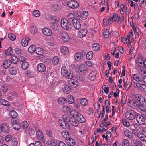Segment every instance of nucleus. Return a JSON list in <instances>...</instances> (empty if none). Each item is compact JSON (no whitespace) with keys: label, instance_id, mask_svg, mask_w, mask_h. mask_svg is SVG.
I'll return each instance as SVG.
<instances>
[{"label":"nucleus","instance_id":"nucleus-1","mask_svg":"<svg viewBox=\"0 0 146 146\" xmlns=\"http://www.w3.org/2000/svg\"><path fill=\"white\" fill-rule=\"evenodd\" d=\"M62 28L64 30L68 31L73 27L72 23L65 18L62 19L61 21Z\"/></svg>","mask_w":146,"mask_h":146},{"label":"nucleus","instance_id":"nucleus-2","mask_svg":"<svg viewBox=\"0 0 146 146\" xmlns=\"http://www.w3.org/2000/svg\"><path fill=\"white\" fill-rule=\"evenodd\" d=\"M139 114L133 110H130L127 111L125 113V116L128 120H132L137 117Z\"/></svg>","mask_w":146,"mask_h":146},{"label":"nucleus","instance_id":"nucleus-3","mask_svg":"<svg viewBox=\"0 0 146 146\" xmlns=\"http://www.w3.org/2000/svg\"><path fill=\"white\" fill-rule=\"evenodd\" d=\"M61 73L68 78L71 79L73 77V72L70 70L68 71L65 66H63L62 68Z\"/></svg>","mask_w":146,"mask_h":146},{"label":"nucleus","instance_id":"nucleus-4","mask_svg":"<svg viewBox=\"0 0 146 146\" xmlns=\"http://www.w3.org/2000/svg\"><path fill=\"white\" fill-rule=\"evenodd\" d=\"M11 121L12 126L14 129L16 130H19L20 128V124L19 119L17 117L12 118Z\"/></svg>","mask_w":146,"mask_h":146},{"label":"nucleus","instance_id":"nucleus-5","mask_svg":"<svg viewBox=\"0 0 146 146\" xmlns=\"http://www.w3.org/2000/svg\"><path fill=\"white\" fill-rule=\"evenodd\" d=\"M58 34L64 42H66L69 41L70 37L68 34L66 32L59 31Z\"/></svg>","mask_w":146,"mask_h":146},{"label":"nucleus","instance_id":"nucleus-6","mask_svg":"<svg viewBox=\"0 0 146 146\" xmlns=\"http://www.w3.org/2000/svg\"><path fill=\"white\" fill-rule=\"evenodd\" d=\"M138 103L139 108L142 111L145 112L146 111V100L143 98V100Z\"/></svg>","mask_w":146,"mask_h":146},{"label":"nucleus","instance_id":"nucleus-7","mask_svg":"<svg viewBox=\"0 0 146 146\" xmlns=\"http://www.w3.org/2000/svg\"><path fill=\"white\" fill-rule=\"evenodd\" d=\"M68 121H69L68 119L66 117L65 119H64L61 123H60L61 126L64 129H68L70 126Z\"/></svg>","mask_w":146,"mask_h":146},{"label":"nucleus","instance_id":"nucleus-8","mask_svg":"<svg viewBox=\"0 0 146 146\" xmlns=\"http://www.w3.org/2000/svg\"><path fill=\"white\" fill-rule=\"evenodd\" d=\"M67 5L71 8L74 9L78 7V3L75 1H70L67 2Z\"/></svg>","mask_w":146,"mask_h":146},{"label":"nucleus","instance_id":"nucleus-9","mask_svg":"<svg viewBox=\"0 0 146 146\" xmlns=\"http://www.w3.org/2000/svg\"><path fill=\"white\" fill-rule=\"evenodd\" d=\"M136 120L137 122L140 125H143L145 124V119L142 115L140 114H138L137 116Z\"/></svg>","mask_w":146,"mask_h":146},{"label":"nucleus","instance_id":"nucleus-10","mask_svg":"<svg viewBox=\"0 0 146 146\" xmlns=\"http://www.w3.org/2000/svg\"><path fill=\"white\" fill-rule=\"evenodd\" d=\"M69 85L73 88H76L78 86V82L76 80L71 79L69 80L68 81Z\"/></svg>","mask_w":146,"mask_h":146},{"label":"nucleus","instance_id":"nucleus-11","mask_svg":"<svg viewBox=\"0 0 146 146\" xmlns=\"http://www.w3.org/2000/svg\"><path fill=\"white\" fill-rule=\"evenodd\" d=\"M128 105L130 107H132L134 109H137V107L139 108V104L138 102L130 100L128 102Z\"/></svg>","mask_w":146,"mask_h":146},{"label":"nucleus","instance_id":"nucleus-12","mask_svg":"<svg viewBox=\"0 0 146 146\" xmlns=\"http://www.w3.org/2000/svg\"><path fill=\"white\" fill-rule=\"evenodd\" d=\"M37 69L38 72H43L46 70V67L44 64L40 63L37 65Z\"/></svg>","mask_w":146,"mask_h":146},{"label":"nucleus","instance_id":"nucleus-13","mask_svg":"<svg viewBox=\"0 0 146 146\" xmlns=\"http://www.w3.org/2000/svg\"><path fill=\"white\" fill-rule=\"evenodd\" d=\"M87 31L86 29L82 28L78 33V36L81 38L83 37L86 35Z\"/></svg>","mask_w":146,"mask_h":146},{"label":"nucleus","instance_id":"nucleus-14","mask_svg":"<svg viewBox=\"0 0 146 146\" xmlns=\"http://www.w3.org/2000/svg\"><path fill=\"white\" fill-rule=\"evenodd\" d=\"M85 52H83L80 53H76L74 56L75 60L77 61H80L83 57L84 56Z\"/></svg>","mask_w":146,"mask_h":146},{"label":"nucleus","instance_id":"nucleus-15","mask_svg":"<svg viewBox=\"0 0 146 146\" xmlns=\"http://www.w3.org/2000/svg\"><path fill=\"white\" fill-rule=\"evenodd\" d=\"M68 119L69 122L72 126L76 127L78 125L79 122L76 118H70Z\"/></svg>","mask_w":146,"mask_h":146},{"label":"nucleus","instance_id":"nucleus-16","mask_svg":"<svg viewBox=\"0 0 146 146\" xmlns=\"http://www.w3.org/2000/svg\"><path fill=\"white\" fill-rule=\"evenodd\" d=\"M36 136L37 137L39 140H42L43 142L45 141L44 137L41 130H38L36 133Z\"/></svg>","mask_w":146,"mask_h":146},{"label":"nucleus","instance_id":"nucleus-17","mask_svg":"<svg viewBox=\"0 0 146 146\" xmlns=\"http://www.w3.org/2000/svg\"><path fill=\"white\" fill-rule=\"evenodd\" d=\"M42 31L43 33L46 36H50L52 34V31L50 29L47 28H43Z\"/></svg>","mask_w":146,"mask_h":146},{"label":"nucleus","instance_id":"nucleus-18","mask_svg":"<svg viewBox=\"0 0 146 146\" xmlns=\"http://www.w3.org/2000/svg\"><path fill=\"white\" fill-rule=\"evenodd\" d=\"M76 119L78 120V122L80 123H84L86 121V119L82 115L79 113L76 115Z\"/></svg>","mask_w":146,"mask_h":146},{"label":"nucleus","instance_id":"nucleus-19","mask_svg":"<svg viewBox=\"0 0 146 146\" xmlns=\"http://www.w3.org/2000/svg\"><path fill=\"white\" fill-rule=\"evenodd\" d=\"M66 141L67 145L70 146H74L76 143L74 140L71 138L67 139Z\"/></svg>","mask_w":146,"mask_h":146},{"label":"nucleus","instance_id":"nucleus-20","mask_svg":"<svg viewBox=\"0 0 146 146\" xmlns=\"http://www.w3.org/2000/svg\"><path fill=\"white\" fill-rule=\"evenodd\" d=\"M73 24L74 28L77 30L81 28V24L79 21L78 20H75Z\"/></svg>","mask_w":146,"mask_h":146},{"label":"nucleus","instance_id":"nucleus-21","mask_svg":"<svg viewBox=\"0 0 146 146\" xmlns=\"http://www.w3.org/2000/svg\"><path fill=\"white\" fill-rule=\"evenodd\" d=\"M79 70L80 72H83L84 74L86 73L88 71L87 68L85 65L83 64L79 66Z\"/></svg>","mask_w":146,"mask_h":146},{"label":"nucleus","instance_id":"nucleus-22","mask_svg":"<svg viewBox=\"0 0 146 146\" xmlns=\"http://www.w3.org/2000/svg\"><path fill=\"white\" fill-rule=\"evenodd\" d=\"M65 102L69 104H72L74 101V97L72 95H69L64 99Z\"/></svg>","mask_w":146,"mask_h":146},{"label":"nucleus","instance_id":"nucleus-23","mask_svg":"<svg viewBox=\"0 0 146 146\" xmlns=\"http://www.w3.org/2000/svg\"><path fill=\"white\" fill-rule=\"evenodd\" d=\"M62 89L63 91L65 94H68L71 91V89L70 87L67 85H64L62 86Z\"/></svg>","mask_w":146,"mask_h":146},{"label":"nucleus","instance_id":"nucleus-24","mask_svg":"<svg viewBox=\"0 0 146 146\" xmlns=\"http://www.w3.org/2000/svg\"><path fill=\"white\" fill-rule=\"evenodd\" d=\"M137 136L139 139L144 142H146V136L143 133H138Z\"/></svg>","mask_w":146,"mask_h":146},{"label":"nucleus","instance_id":"nucleus-25","mask_svg":"<svg viewBox=\"0 0 146 146\" xmlns=\"http://www.w3.org/2000/svg\"><path fill=\"white\" fill-rule=\"evenodd\" d=\"M2 128V132L4 133H7L9 132V128L7 125L5 123L1 125Z\"/></svg>","mask_w":146,"mask_h":146},{"label":"nucleus","instance_id":"nucleus-26","mask_svg":"<svg viewBox=\"0 0 146 146\" xmlns=\"http://www.w3.org/2000/svg\"><path fill=\"white\" fill-rule=\"evenodd\" d=\"M68 20L69 22L71 23H73L74 22L75 20H76L77 19L75 18V17L73 14L72 13H70L69 14L68 16Z\"/></svg>","mask_w":146,"mask_h":146},{"label":"nucleus","instance_id":"nucleus-27","mask_svg":"<svg viewBox=\"0 0 146 146\" xmlns=\"http://www.w3.org/2000/svg\"><path fill=\"white\" fill-rule=\"evenodd\" d=\"M11 63V61L10 60H7L4 62L3 65L5 68L7 69L10 66Z\"/></svg>","mask_w":146,"mask_h":146},{"label":"nucleus","instance_id":"nucleus-28","mask_svg":"<svg viewBox=\"0 0 146 146\" xmlns=\"http://www.w3.org/2000/svg\"><path fill=\"white\" fill-rule=\"evenodd\" d=\"M47 143L49 145H51L52 146H58L59 144L57 141L52 140L48 141Z\"/></svg>","mask_w":146,"mask_h":146},{"label":"nucleus","instance_id":"nucleus-29","mask_svg":"<svg viewBox=\"0 0 146 146\" xmlns=\"http://www.w3.org/2000/svg\"><path fill=\"white\" fill-rule=\"evenodd\" d=\"M96 74V73L95 72V71H92L89 74V79L91 81L94 80L95 79Z\"/></svg>","mask_w":146,"mask_h":146},{"label":"nucleus","instance_id":"nucleus-30","mask_svg":"<svg viewBox=\"0 0 146 146\" xmlns=\"http://www.w3.org/2000/svg\"><path fill=\"white\" fill-rule=\"evenodd\" d=\"M124 134L125 136L129 138H131L133 137V135L131 132L129 130H126L124 132Z\"/></svg>","mask_w":146,"mask_h":146},{"label":"nucleus","instance_id":"nucleus-31","mask_svg":"<svg viewBox=\"0 0 146 146\" xmlns=\"http://www.w3.org/2000/svg\"><path fill=\"white\" fill-rule=\"evenodd\" d=\"M132 143L133 145L134 146H143L141 142L137 139H134Z\"/></svg>","mask_w":146,"mask_h":146},{"label":"nucleus","instance_id":"nucleus-32","mask_svg":"<svg viewBox=\"0 0 146 146\" xmlns=\"http://www.w3.org/2000/svg\"><path fill=\"white\" fill-rule=\"evenodd\" d=\"M51 7L52 9L55 11L60 10L61 9L60 5L58 4H55L52 5Z\"/></svg>","mask_w":146,"mask_h":146},{"label":"nucleus","instance_id":"nucleus-33","mask_svg":"<svg viewBox=\"0 0 146 146\" xmlns=\"http://www.w3.org/2000/svg\"><path fill=\"white\" fill-rule=\"evenodd\" d=\"M9 72L12 75H15L17 73V72L15 68L14 67H11L9 68Z\"/></svg>","mask_w":146,"mask_h":146},{"label":"nucleus","instance_id":"nucleus-34","mask_svg":"<svg viewBox=\"0 0 146 146\" xmlns=\"http://www.w3.org/2000/svg\"><path fill=\"white\" fill-rule=\"evenodd\" d=\"M61 52L64 54H66L69 53L68 49L67 47L65 46H62L61 49Z\"/></svg>","mask_w":146,"mask_h":146},{"label":"nucleus","instance_id":"nucleus-35","mask_svg":"<svg viewBox=\"0 0 146 146\" xmlns=\"http://www.w3.org/2000/svg\"><path fill=\"white\" fill-rule=\"evenodd\" d=\"M9 115L12 118H14L17 117L18 114L15 111H11V110H10Z\"/></svg>","mask_w":146,"mask_h":146},{"label":"nucleus","instance_id":"nucleus-36","mask_svg":"<svg viewBox=\"0 0 146 146\" xmlns=\"http://www.w3.org/2000/svg\"><path fill=\"white\" fill-rule=\"evenodd\" d=\"M133 78L134 80L136 81L140 82H142L141 78L138 75L133 74Z\"/></svg>","mask_w":146,"mask_h":146},{"label":"nucleus","instance_id":"nucleus-37","mask_svg":"<svg viewBox=\"0 0 146 146\" xmlns=\"http://www.w3.org/2000/svg\"><path fill=\"white\" fill-rule=\"evenodd\" d=\"M30 30L31 33L33 35L36 34L38 31L37 28L34 26L31 27Z\"/></svg>","mask_w":146,"mask_h":146},{"label":"nucleus","instance_id":"nucleus-38","mask_svg":"<svg viewBox=\"0 0 146 146\" xmlns=\"http://www.w3.org/2000/svg\"><path fill=\"white\" fill-rule=\"evenodd\" d=\"M36 53L38 55H41L43 54L44 51L43 49L40 48H36Z\"/></svg>","mask_w":146,"mask_h":146},{"label":"nucleus","instance_id":"nucleus-39","mask_svg":"<svg viewBox=\"0 0 146 146\" xmlns=\"http://www.w3.org/2000/svg\"><path fill=\"white\" fill-rule=\"evenodd\" d=\"M36 48L35 46L34 45H32L30 46L28 48V51L30 53H33L35 51Z\"/></svg>","mask_w":146,"mask_h":146},{"label":"nucleus","instance_id":"nucleus-40","mask_svg":"<svg viewBox=\"0 0 146 146\" xmlns=\"http://www.w3.org/2000/svg\"><path fill=\"white\" fill-rule=\"evenodd\" d=\"M135 98L137 100L136 102H139L141 100H142L144 98L142 96L139 94L136 95Z\"/></svg>","mask_w":146,"mask_h":146},{"label":"nucleus","instance_id":"nucleus-41","mask_svg":"<svg viewBox=\"0 0 146 146\" xmlns=\"http://www.w3.org/2000/svg\"><path fill=\"white\" fill-rule=\"evenodd\" d=\"M29 40V38H27L25 40L22 39L21 40V44L23 46L25 47L28 44V41Z\"/></svg>","mask_w":146,"mask_h":146},{"label":"nucleus","instance_id":"nucleus-42","mask_svg":"<svg viewBox=\"0 0 146 146\" xmlns=\"http://www.w3.org/2000/svg\"><path fill=\"white\" fill-rule=\"evenodd\" d=\"M93 53L92 51L89 52L86 55V58L88 60H90L92 58Z\"/></svg>","mask_w":146,"mask_h":146},{"label":"nucleus","instance_id":"nucleus-43","mask_svg":"<svg viewBox=\"0 0 146 146\" xmlns=\"http://www.w3.org/2000/svg\"><path fill=\"white\" fill-rule=\"evenodd\" d=\"M92 49L94 51H98L100 49V45L97 44H94L93 45Z\"/></svg>","mask_w":146,"mask_h":146},{"label":"nucleus","instance_id":"nucleus-44","mask_svg":"<svg viewBox=\"0 0 146 146\" xmlns=\"http://www.w3.org/2000/svg\"><path fill=\"white\" fill-rule=\"evenodd\" d=\"M51 27L52 29L54 31H57L59 29L57 23H52Z\"/></svg>","mask_w":146,"mask_h":146},{"label":"nucleus","instance_id":"nucleus-45","mask_svg":"<svg viewBox=\"0 0 146 146\" xmlns=\"http://www.w3.org/2000/svg\"><path fill=\"white\" fill-rule=\"evenodd\" d=\"M103 35L104 38H108L110 36V33L108 29H106L103 32Z\"/></svg>","mask_w":146,"mask_h":146},{"label":"nucleus","instance_id":"nucleus-46","mask_svg":"<svg viewBox=\"0 0 146 146\" xmlns=\"http://www.w3.org/2000/svg\"><path fill=\"white\" fill-rule=\"evenodd\" d=\"M62 110L64 112H68L71 110V108L69 106L65 105L62 108Z\"/></svg>","mask_w":146,"mask_h":146},{"label":"nucleus","instance_id":"nucleus-47","mask_svg":"<svg viewBox=\"0 0 146 146\" xmlns=\"http://www.w3.org/2000/svg\"><path fill=\"white\" fill-rule=\"evenodd\" d=\"M52 61L54 65H56L58 64L59 62V59L58 57L57 56L54 57L53 58Z\"/></svg>","mask_w":146,"mask_h":146},{"label":"nucleus","instance_id":"nucleus-48","mask_svg":"<svg viewBox=\"0 0 146 146\" xmlns=\"http://www.w3.org/2000/svg\"><path fill=\"white\" fill-rule=\"evenodd\" d=\"M0 103L5 106H9V104L8 102L4 99H0Z\"/></svg>","mask_w":146,"mask_h":146},{"label":"nucleus","instance_id":"nucleus-49","mask_svg":"<svg viewBox=\"0 0 146 146\" xmlns=\"http://www.w3.org/2000/svg\"><path fill=\"white\" fill-rule=\"evenodd\" d=\"M12 62L14 64H16L17 62V58L16 56L14 55H12L11 56Z\"/></svg>","mask_w":146,"mask_h":146},{"label":"nucleus","instance_id":"nucleus-50","mask_svg":"<svg viewBox=\"0 0 146 146\" xmlns=\"http://www.w3.org/2000/svg\"><path fill=\"white\" fill-rule=\"evenodd\" d=\"M80 103L83 106H85L88 103V100L86 98H82L80 100Z\"/></svg>","mask_w":146,"mask_h":146},{"label":"nucleus","instance_id":"nucleus-51","mask_svg":"<svg viewBox=\"0 0 146 146\" xmlns=\"http://www.w3.org/2000/svg\"><path fill=\"white\" fill-rule=\"evenodd\" d=\"M28 66V63L27 62H23L21 64V67L24 70H26L27 69Z\"/></svg>","mask_w":146,"mask_h":146},{"label":"nucleus","instance_id":"nucleus-52","mask_svg":"<svg viewBox=\"0 0 146 146\" xmlns=\"http://www.w3.org/2000/svg\"><path fill=\"white\" fill-rule=\"evenodd\" d=\"M52 23H56L58 24L60 21V19L58 17L56 16H53V18H52Z\"/></svg>","mask_w":146,"mask_h":146},{"label":"nucleus","instance_id":"nucleus-53","mask_svg":"<svg viewBox=\"0 0 146 146\" xmlns=\"http://www.w3.org/2000/svg\"><path fill=\"white\" fill-rule=\"evenodd\" d=\"M129 140L127 139H124L122 143L123 146H129Z\"/></svg>","mask_w":146,"mask_h":146},{"label":"nucleus","instance_id":"nucleus-54","mask_svg":"<svg viewBox=\"0 0 146 146\" xmlns=\"http://www.w3.org/2000/svg\"><path fill=\"white\" fill-rule=\"evenodd\" d=\"M8 37L12 41L14 40L16 38L15 35L11 33L8 34Z\"/></svg>","mask_w":146,"mask_h":146},{"label":"nucleus","instance_id":"nucleus-55","mask_svg":"<svg viewBox=\"0 0 146 146\" xmlns=\"http://www.w3.org/2000/svg\"><path fill=\"white\" fill-rule=\"evenodd\" d=\"M25 74L27 76L29 77H32L34 76V74L32 71H27L25 72Z\"/></svg>","mask_w":146,"mask_h":146},{"label":"nucleus","instance_id":"nucleus-56","mask_svg":"<svg viewBox=\"0 0 146 146\" xmlns=\"http://www.w3.org/2000/svg\"><path fill=\"white\" fill-rule=\"evenodd\" d=\"M28 132L30 136H32L34 135L35 131L33 128L29 127L28 129Z\"/></svg>","mask_w":146,"mask_h":146},{"label":"nucleus","instance_id":"nucleus-57","mask_svg":"<svg viewBox=\"0 0 146 146\" xmlns=\"http://www.w3.org/2000/svg\"><path fill=\"white\" fill-rule=\"evenodd\" d=\"M12 53V49L11 47L6 50L5 54L7 56L11 55Z\"/></svg>","mask_w":146,"mask_h":146},{"label":"nucleus","instance_id":"nucleus-58","mask_svg":"<svg viewBox=\"0 0 146 146\" xmlns=\"http://www.w3.org/2000/svg\"><path fill=\"white\" fill-rule=\"evenodd\" d=\"M88 12L87 11H84L82 13V18H83V19H86L88 15Z\"/></svg>","mask_w":146,"mask_h":146},{"label":"nucleus","instance_id":"nucleus-59","mask_svg":"<svg viewBox=\"0 0 146 146\" xmlns=\"http://www.w3.org/2000/svg\"><path fill=\"white\" fill-rule=\"evenodd\" d=\"M76 78L79 81L81 82H82L84 80L83 77L79 74H77L76 75Z\"/></svg>","mask_w":146,"mask_h":146},{"label":"nucleus","instance_id":"nucleus-60","mask_svg":"<svg viewBox=\"0 0 146 146\" xmlns=\"http://www.w3.org/2000/svg\"><path fill=\"white\" fill-rule=\"evenodd\" d=\"M122 121L123 125L125 126L129 127L130 125L128 121L125 119H123Z\"/></svg>","mask_w":146,"mask_h":146},{"label":"nucleus","instance_id":"nucleus-61","mask_svg":"<svg viewBox=\"0 0 146 146\" xmlns=\"http://www.w3.org/2000/svg\"><path fill=\"white\" fill-rule=\"evenodd\" d=\"M79 113L75 110L71 111L70 112L71 115L73 117H75L76 118V115H77V114Z\"/></svg>","mask_w":146,"mask_h":146},{"label":"nucleus","instance_id":"nucleus-62","mask_svg":"<svg viewBox=\"0 0 146 146\" xmlns=\"http://www.w3.org/2000/svg\"><path fill=\"white\" fill-rule=\"evenodd\" d=\"M1 89L4 92H7L8 88L7 85L6 84L2 85L1 86Z\"/></svg>","mask_w":146,"mask_h":146},{"label":"nucleus","instance_id":"nucleus-63","mask_svg":"<svg viewBox=\"0 0 146 146\" xmlns=\"http://www.w3.org/2000/svg\"><path fill=\"white\" fill-rule=\"evenodd\" d=\"M13 146H17L18 144V141L16 138H14L12 140Z\"/></svg>","mask_w":146,"mask_h":146},{"label":"nucleus","instance_id":"nucleus-64","mask_svg":"<svg viewBox=\"0 0 146 146\" xmlns=\"http://www.w3.org/2000/svg\"><path fill=\"white\" fill-rule=\"evenodd\" d=\"M28 126V124L27 121H24L22 123V128L23 129H27Z\"/></svg>","mask_w":146,"mask_h":146}]
</instances>
